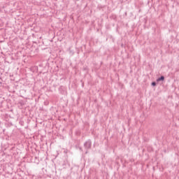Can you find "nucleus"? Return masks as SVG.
Returning <instances> with one entry per match:
<instances>
[{
  "label": "nucleus",
  "instance_id": "nucleus-1",
  "mask_svg": "<svg viewBox=\"0 0 179 179\" xmlns=\"http://www.w3.org/2000/svg\"><path fill=\"white\" fill-rule=\"evenodd\" d=\"M84 148L86 150H89V149L92 148V141L88 140L84 143Z\"/></svg>",
  "mask_w": 179,
  "mask_h": 179
},
{
  "label": "nucleus",
  "instance_id": "nucleus-2",
  "mask_svg": "<svg viewBox=\"0 0 179 179\" xmlns=\"http://www.w3.org/2000/svg\"><path fill=\"white\" fill-rule=\"evenodd\" d=\"M164 80V76H162L160 78L157 79V82H161Z\"/></svg>",
  "mask_w": 179,
  "mask_h": 179
},
{
  "label": "nucleus",
  "instance_id": "nucleus-3",
  "mask_svg": "<svg viewBox=\"0 0 179 179\" xmlns=\"http://www.w3.org/2000/svg\"><path fill=\"white\" fill-rule=\"evenodd\" d=\"M151 85L152 86H156V82H152Z\"/></svg>",
  "mask_w": 179,
  "mask_h": 179
},
{
  "label": "nucleus",
  "instance_id": "nucleus-4",
  "mask_svg": "<svg viewBox=\"0 0 179 179\" xmlns=\"http://www.w3.org/2000/svg\"><path fill=\"white\" fill-rule=\"evenodd\" d=\"M77 1H79V0H77Z\"/></svg>",
  "mask_w": 179,
  "mask_h": 179
}]
</instances>
